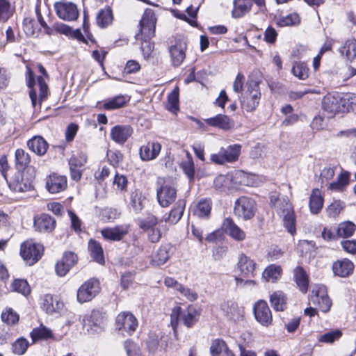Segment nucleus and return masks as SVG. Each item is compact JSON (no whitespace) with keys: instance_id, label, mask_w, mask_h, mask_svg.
<instances>
[{"instance_id":"obj_1","label":"nucleus","mask_w":356,"mask_h":356,"mask_svg":"<svg viewBox=\"0 0 356 356\" xmlns=\"http://www.w3.org/2000/svg\"><path fill=\"white\" fill-rule=\"evenodd\" d=\"M38 70L41 75L37 78V81L35 80V76L31 69L28 68L26 75L27 86L30 88L29 96L31 100V104L33 108L37 104V92H39L38 102L40 105L41 103L46 99L48 95V86L45 79H49V75L45 68L42 65H38Z\"/></svg>"},{"instance_id":"obj_2","label":"nucleus","mask_w":356,"mask_h":356,"mask_svg":"<svg viewBox=\"0 0 356 356\" xmlns=\"http://www.w3.org/2000/svg\"><path fill=\"white\" fill-rule=\"evenodd\" d=\"M156 19L152 10H146L140 21V32L145 37V41L141 44V51L145 59L151 56L154 45L147 38H151L154 35Z\"/></svg>"},{"instance_id":"obj_3","label":"nucleus","mask_w":356,"mask_h":356,"mask_svg":"<svg viewBox=\"0 0 356 356\" xmlns=\"http://www.w3.org/2000/svg\"><path fill=\"white\" fill-rule=\"evenodd\" d=\"M199 314L197 309L193 306H188L185 309L180 307H175L172 309L170 314V324L175 330L179 322L191 327L198 321Z\"/></svg>"},{"instance_id":"obj_4","label":"nucleus","mask_w":356,"mask_h":356,"mask_svg":"<svg viewBox=\"0 0 356 356\" xmlns=\"http://www.w3.org/2000/svg\"><path fill=\"white\" fill-rule=\"evenodd\" d=\"M259 84L255 81L248 83V89L242 97L241 107L248 112L254 111L259 106L261 99Z\"/></svg>"},{"instance_id":"obj_5","label":"nucleus","mask_w":356,"mask_h":356,"mask_svg":"<svg viewBox=\"0 0 356 356\" xmlns=\"http://www.w3.org/2000/svg\"><path fill=\"white\" fill-rule=\"evenodd\" d=\"M241 145L234 144L222 147L217 154L211 155V161L216 164L223 165L226 163H233L238 160L241 154Z\"/></svg>"},{"instance_id":"obj_6","label":"nucleus","mask_w":356,"mask_h":356,"mask_svg":"<svg viewBox=\"0 0 356 356\" xmlns=\"http://www.w3.org/2000/svg\"><path fill=\"white\" fill-rule=\"evenodd\" d=\"M255 212L256 203L252 198L241 196L236 200L234 213L238 218L248 220L254 217Z\"/></svg>"},{"instance_id":"obj_7","label":"nucleus","mask_w":356,"mask_h":356,"mask_svg":"<svg viewBox=\"0 0 356 356\" xmlns=\"http://www.w3.org/2000/svg\"><path fill=\"white\" fill-rule=\"evenodd\" d=\"M20 254L29 266H32L41 259L43 246L32 241H26L21 245Z\"/></svg>"},{"instance_id":"obj_8","label":"nucleus","mask_w":356,"mask_h":356,"mask_svg":"<svg viewBox=\"0 0 356 356\" xmlns=\"http://www.w3.org/2000/svg\"><path fill=\"white\" fill-rule=\"evenodd\" d=\"M100 285L97 280L90 279L83 283L77 290L76 299L79 303L92 300L99 292Z\"/></svg>"},{"instance_id":"obj_9","label":"nucleus","mask_w":356,"mask_h":356,"mask_svg":"<svg viewBox=\"0 0 356 356\" xmlns=\"http://www.w3.org/2000/svg\"><path fill=\"white\" fill-rule=\"evenodd\" d=\"M310 301L323 312H328L332 305L326 288L323 285H316L313 287L310 295Z\"/></svg>"},{"instance_id":"obj_10","label":"nucleus","mask_w":356,"mask_h":356,"mask_svg":"<svg viewBox=\"0 0 356 356\" xmlns=\"http://www.w3.org/2000/svg\"><path fill=\"white\" fill-rule=\"evenodd\" d=\"M254 314L256 320L262 325L267 327L272 323L271 311L266 301L259 300L255 303Z\"/></svg>"},{"instance_id":"obj_11","label":"nucleus","mask_w":356,"mask_h":356,"mask_svg":"<svg viewBox=\"0 0 356 356\" xmlns=\"http://www.w3.org/2000/svg\"><path fill=\"white\" fill-rule=\"evenodd\" d=\"M54 8L58 17L63 20L73 21L78 18L77 7L72 3L58 2L55 3Z\"/></svg>"},{"instance_id":"obj_12","label":"nucleus","mask_w":356,"mask_h":356,"mask_svg":"<svg viewBox=\"0 0 356 356\" xmlns=\"http://www.w3.org/2000/svg\"><path fill=\"white\" fill-rule=\"evenodd\" d=\"M157 200L162 207H168L177 198L176 189L170 184H164L156 191Z\"/></svg>"},{"instance_id":"obj_13","label":"nucleus","mask_w":356,"mask_h":356,"mask_svg":"<svg viewBox=\"0 0 356 356\" xmlns=\"http://www.w3.org/2000/svg\"><path fill=\"white\" fill-rule=\"evenodd\" d=\"M116 325L119 330H125L129 334H131L135 332L138 323L131 313L122 312L116 318Z\"/></svg>"},{"instance_id":"obj_14","label":"nucleus","mask_w":356,"mask_h":356,"mask_svg":"<svg viewBox=\"0 0 356 356\" xmlns=\"http://www.w3.org/2000/svg\"><path fill=\"white\" fill-rule=\"evenodd\" d=\"M76 254L72 252H65L63 257L55 266L56 274L60 277L65 276L77 262Z\"/></svg>"},{"instance_id":"obj_15","label":"nucleus","mask_w":356,"mask_h":356,"mask_svg":"<svg viewBox=\"0 0 356 356\" xmlns=\"http://www.w3.org/2000/svg\"><path fill=\"white\" fill-rule=\"evenodd\" d=\"M161 145L156 141H149L142 145L139 149L140 158L143 161L154 160L159 155L161 150Z\"/></svg>"},{"instance_id":"obj_16","label":"nucleus","mask_w":356,"mask_h":356,"mask_svg":"<svg viewBox=\"0 0 356 356\" xmlns=\"http://www.w3.org/2000/svg\"><path fill=\"white\" fill-rule=\"evenodd\" d=\"M133 131L130 125H115L111 129L110 136L115 143L123 145L131 137Z\"/></svg>"},{"instance_id":"obj_17","label":"nucleus","mask_w":356,"mask_h":356,"mask_svg":"<svg viewBox=\"0 0 356 356\" xmlns=\"http://www.w3.org/2000/svg\"><path fill=\"white\" fill-rule=\"evenodd\" d=\"M67 186V183L65 176L53 174L50 175L46 179V188L52 194L65 191Z\"/></svg>"},{"instance_id":"obj_18","label":"nucleus","mask_w":356,"mask_h":356,"mask_svg":"<svg viewBox=\"0 0 356 356\" xmlns=\"http://www.w3.org/2000/svg\"><path fill=\"white\" fill-rule=\"evenodd\" d=\"M129 228L128 225H120L104 228L101 230V234L106 240L119 241L128 234Z\"/></svg>"},{"instance_id":"obj_19","label":"nucleus","mask_w":356,"mask_h":356,"mask_svg":"<svg viewBox=\"0 0 356 356\" xmlns=\"http://www.w3.org/2000/svg\"><path fill=\"white\" fill-rule=\"evenodd\" d=\"M237 268L242 275L247 277H254L256 263L245 254L241 253L238 255Z\"/></svg>"},{"instance_id":"obj_20","label":"nucleus","mask_w":356,"mask_h":356,"mask_svg":"<svg viewBox=\"0 0 356 356\" xmlns=\"http://www.w3.org/2000/svg\"><path fill=\"white\" fill-rule=\"evenodd\" d=\"M277 213L282 216L283 225L287 232L294 235L296 232V216L291 204H286V208Z\"/></svg>"},{"instance_id":"obj_21","label":"nucleus","mask_w":356,"mask_h":356,"mask_svg":"<svg viewBox=\"0 0 356 356\" xmlns=\"http://www.w3.org/2000/svg\"><path fill=\"white\" fill-rule=\"evenodd\" d=\"M222 227L231 238L236 241H243L245 239V232L241 229L232 219L227 218L223 220Z\"/></svg>"},{"instance_id":"obj_22","label":"nucleus","mask_w":356,"mask_h":356,"mask_svg":"<svg viewBox=\"0 0 356 356\" xmlns=\"http://www.w3.org/2000/svg\"><path fill=\"white\" fill-rule=\"evenodd\" d=\"M186 44L184 42H177L169 47L171 62L173 66L181 65L186 58Z\"/></svg>"},{"instance_id":"obj_23","label":"nucleus","mask_w":356,"mask_h":356,"mask_svg":"<svg viewBox=\"0 0 356 356\" xmlns=\"http://www.w3.org/2000/svg\"><path fill=\"white\" fill-rule=\"evenodd\" d=\"M34 226L41 232H50L54 229L56 220L48 214H42L34 220Z\"/></svg>"},{"instance_id":"obj_24","label":"nucleus","mask_w":356,"mask_h":356,"mask_svg":"<svg viewBox=\"0 0 356 356\" xmlns=\"http://www.w3.org/2000/svg\"><path fill=\"white\" fill-rule=\"evenodd\" d=\"M204 121L209 126L224 130L230 129L234 125V122L227 115L222 114H218L213 118H207Z\"/></svg>"},{"instance_id":"obj_25","label":"nucleus","mask_w":356,"mask_h":356,"mask_svg":"<svg viewBox=\"0 0 356 356\" xmlns=\"http://www.w3.org/2000/svg\"><path fill=\"white\" fill-rule=\"evenodd\" d=\"M354 270L353 264L348 259L338 260L332 265V270L334 275L346 277L349 276Z\"/></svg>"},{"instance_id":"obj_26","label":"nucleus","mask_w":356,"mask_h":356,"mask_svg":"<svg viewBox=\"0 0 356 356\" xmlns=\"http://www.w3.org/2000/svg\"><path fill=\"white\" fill-rule=\"evenodd\" d=\"M40 305L42 309L49 314L58 312L63 307V303L49 294L44 295L41 298Z\"/></svg>"},{"instance_id":"obj_27","label":"nucleus","mask_w":356,"mask_h":356,"mask_svg":"<svg viewBox=\"0 0 356 356\" xmlns=\"http://www.w3.org/2000/svg\"><path fill=\"white\" fill-rule=\"evenodd\" d=\"M185 206V201L184 200H179L170 211L168 217L164 218V220L172 225L177 224L183 216Z\"/></svg>"},{"instance_id":"obj_28","label":"nucleus","mask_w":356,"mask_h":356,"mask_svg":"<svg viewBox=\"0 0 356 356\" xmlns=\"http://www.w3.org/2000/svg\"><path fill=\"white\" fill-rule=\"evenodd\" d=\"M212 202L209 198L201 199L195 206L193 214L200 218H208L211 214Z\"/></svg>"},{"instance_id":"obj_29","label":"nucleus","mask_w":356,"mask_h":356,"mask_svg":"<svg viewBox=\"0 0 356 356\" xmlns=\"http://www.w3.org/2000/svg\"><path fill=\"white\" fill-rule=\"evenodd\" d=\"M27 146L38 155H44L48 149V143L41 136H34L27 141Z\"/></svg>"},{"instance_id":"obj_30","label":"nucleus","mask_w":356,"mask_h":356,"mask_svg":"<svg viewBox=\"0 0 356 356\" xmlns=\"http://www.w3.org/2000/svg\"><path fill=\"white\" fill-rule=\"evenodd\" d=\"M210 352L212 356H234L227 343L223 340L218 339L213 341Z\"/></svg>"},{"instance_id":"obj_31","label":"nucleus","mask_w":356,"mask_h":356,"mask_svg":"<svg viewBox=\"0 0 356 356\" xmlns=\"http://www.w3.org/2000/svg\"><path fill=\"white\" fill-rule=\"evenodd\" d=\"M322 107L330 116H333L335 113H339L338 94H328L325 96L322 101Z\"/></svg>"},{"instance_id":"obj_32","label":"nucleus","mask_w":356,"mask_h":356,"mask_svg":"<svg viewBox=\"0 0 356 356\" xmlns=\"http://www.w3.org/2000/svg\"><path fill=\"white\" fill-rule=\"evenodd\" d=\"M282 273L281 266L275 264L268 266L262 273V279L268 282H276L280 277Z\"/></svg>"},{"instance_id":"obj_33","label":"nucleus","mask_w":356,"mask_h":356,"mask_svg":"<svg viewBox=\"0 0 356 356\" xmlns=\"http://www.w3.org/2000/svg\"><path fill=\"white\" fill-rule=\"evenodd\" d=\"M129 101V97L127 95H119L113 98L106 99L103 104V108L105 110L118 109L124 106Z\"/></svg>"},{"instance_id":"obj_34","label":"nucleus","mask_w":356,"mask_h":356,"mask_svg":"<svg viewBox=\"0 0 356 356\" xmlns=\"http://www.w3.org/2000/svg\"><path fill=\"white\" fill-rule=\"evenodd\" d=\"M170 247L169 245L161 246L152 257V264L155 266H160L164 264L170 258Z\"/></svg>"},{"instance_id":"obj_35","label":"nucleus","mask_w":356,"mask_h":356,"mask_svg":"<svg viewBox=\"0 0 356 356\" xmlns=\"http://www.w3.org/2000/svg\"><path fill=\"white\" fill-rule=\"evenodd\" d=\"M309 209L314 214H317L322 209L323 206V198L319 189L312 190L309 197Z\"/></svg>"},{"instance_id":"obj_36","label":"nucleus","mask_w":356,"mask_h":356,"mask_svg":"<svg viewBox=\"0 0 356 356\" xmlns=\"http://www.w3.org/2000/svg\"><path fill=\"white\" fill-rule=\"evenodd\" d=\"M270 302L275 311H284L286 307V295L282 291H275L270 296Z\"/></svg>"},{"instance_id":"obj_37","label":"nucleus","mask_w":356,"mask_h":356,"mask_svg":"<svg viewBox=\"0 0 356 356\" xmlns=\"http://www.w3.org/2000/svg\"><path fill=\"white\" fill-rule=\"evenodd\" d=\"M88 250L91 257L96 262L102 264L104 263V252L101 244L93 239L88 242Z\"/></svg>"},{"instance_id":"obj_38","label":"nucleus","mask_w":356,"mask_h":356,"mask_svg":"<svg viewBox=\"0 0 356 356\" xmlns=\"http://www.w3.org/2000/svg\"><path fill=\"white\" fill-rule=\"evenodd\" d=\"M252 6L250 0H234L232 16L238 18L248 13Z\"/></svg>"},{"instance_id":"obj_39","label":"nucleus","mask_w":356,"mask_h":356,"mask_svg":"<svg viewBox=\"0 0 356 356\" xmlns=\"http://www.w3.org/2000/svg\"><path fill=\"white\" fill-rule=\"evenodd\" d=\"M294 277L300 290L305 293L309 286L308 276L302 267L298 266L294 269Z\"/></svg>"},{"instance_id":"obj_40","label":"nucleus","mask_w":356,"mask_h":356,"mask_svg":"<svg viewBox=\"0 0 356 356\" xmlns=\"http://www.w3.org/2000/svg\"><path fill=\"white\" fill-rule=\"evenodd\" d=\"M350 177V172L347 171L342 172L338 175L336 181L330 184L329 189L334 191H343L349 184Z\"/></svg>"},{"instance_id":"obj_41","label":"nucleus","mask_w":356,"mask_h":356,"mask_svg":"<svg viewBox=\"0 0 356 356\" xmlns=\"http://www.w3.org/2000/svg\"><path fill=\"white\" fill-rule=\"evenodd\" d=\"M12 291L19 293L25 297L31 293V287L26 280L15 279L10 285Z\"/></svg>"},{"instance_id":"obj_42","label":"nucleus","mask_w":356,"mask_h":356,"mask_svg":"<svg viewBox=\"0 0 356 356\" xmlns=\"http://www.w3.org/2000/svg\"><path fill=\"white\" fill-rule=\"evenodd\" d=\"M129 207L136 213L142 211L144 207L143 199L142 198L141 193L136 190L130 193Z\"/></svg>"},{"instance_id":"obj_43","label":"nucleus","mask_w":356,"mask_h":356,"mask_svg":"<svg viewBox=\"0 0 356 356\" xmlns=\"http://www.w3.org/2000/svg\"><path fill=\"white\" fill-rule=\"evenodd\" d=\"M356 229V225L351 221H344L339 224L337 234L339 237L348 238L351 236Z\"/></svg>"},{"instance_id":"obj_44","label":"nucleus","mask_w":356,"mask_h":356,"mask_svg":"<svg viewBox=\"0 0 356 356\" xmlns=\"http://www.w3.org/2000/svg\"><path fill=\"white\" fill-rule=\"evenodd\" d=\"M112 21L113 14L109 7L101 10L97 15V24L102 28L106 27L111 24Z\"/></svg>"},{"instance_id":"obj_45","label":"nucleus","mask_w":356,"mask_h":356,"mask_svg":"<svg viewBox=\"0 0 356 356\" xmlns=\"http://www.w3.org/2000/svg\"><path fill=\"white\" fill-rule=\"evenodd\" d=\"M31 162V156L23 149H17L15 151V163L19 170H24Z\"/></svg>"},{"instance_id":"obj_46","label":"nucleus","mask_w":356,"mask_h":356,"mask_svg":"<svg viewBox=\"0 0 356 356\" xmlns=\"http://www.w3.org/2000/svg\"><path fill=\"white\" fill-rule=\"evenodd\" d=\"M30 336L33 342L39 339H48L53 337L51 330L43 325L34 328L31 332Z\"/></svg>"},{"instance_id":"obj_47","label":"nucleus","mask_w":356,"mask_h":356,"mask_svg":"<svg viewBox=\"0 0 356 356\" xmlns=\"http://www.w3.org/2000/svg\"><path fill=\"white\" fill-rule=\"evenodd\" d=\"M1 320L8 325H17L19 320V314L10 307H6L1 314Z\"/></svg>"},{"instance_id":"obj_48","label":"nucleus","mask_w":356,"mask_h":356,"mask_svg":"<svg viewBox=\"0 0 356 356\" xmlns=\"http://www.w3.org/2000/svg\"><path fill=\"white\" fill-rule=\"evenodd\" d=\"M309 68L305 63L294 62L291 73L300 80H305L309 76Z\"/></svg>"},{"instance_id":"obj_49","label":"nucleus","mask_w":356,"mask_h":356,"mask_svg":"<svg viewBox=\"0 0 356 356\" xmlns=\"http://www.w3.org/2000/svg\"><path fill=\"white\" fill-rule=\"evenodd\" d=\"M11 190L16 192L26 191L30 188V184L23 182L21 175L18 174L8 182Z\"/></svg>"},{"instance_id":"obj_50","label":"nucleus","mask_w":356,"mask_h":356,"mask_svg":"<svg viewBox=\"0 0 356 356\" xmlns=\"http://www.w3.org/2000/svg\"><path fill=\"white\" fill-rule=\"evenodd\" d=\"M270 203L274 207L276 212L282 211L286 208V204H291L287 197L280 198L276 193H272L270 195Z\"/></svg>"},{"instance_id":"obj_51","label":"nucleus","mask_w":356,"mask_h":356,"mask_svg":"<svg viewBox=\"0 0 356 356\" xmlns=\"http://www.w3.org/2000/svg\"><path fill=\"white\" fill-rule=\"evenodd\" d=\"M300 19L297 13H291L286 16L280 17L277 19V24L279 26H294L300 23Z\"/></svg>"},{"instance_id":"obj_52","label":"nucleus","mask_w":356,"mask_h":356,"mask_svg":"<svg viewBox=\"0 0 356 356\" xmlns=\"http://www.w3.org/2000/svg\"><path fill=\"white\" fill-rule=\"evenodd\" d=\"M221 309L226 313L227 316L234 321L239 319L240 312L238 306L234 303L228 302L221 305Z\"/></svg>"},{"instance_id":"obj_53","label":"nucleus","mask_w":356,"mask_h":356,"mask_svg":"<svg viewBox=\"0 0 356 356\" xmlns=\"http://www.w3.org/2000/svg\"><path fill=\"white\" fill-rule=\"evenodd\" d=\"M29 342L25 338L20 337L17 339L12 345L13 352L18 355H24L28 347Z\"/></svg>"},{"instance_id":"obj_54","label":"nucleus","mask_w":356,"mask_h":356,"mask_svg":"<svg viewBox=\"0 0 356 356\" xmlns=\"http://www.w3.org/2000/svg\"><path fill=\"white\" fill-rule=\"evenodd\" d=\"M157 224V218L153 215H151L147 218L140 219L138 222V226L144 232H147V231L156 227Z\"/></svg>"},{"instance_id":"obj_55","label":"nucleus","mask_w":356,"mask_h":356,"mask_svg":"<svg viewBox=\"0 0 356 356\" xmlns=\"http://www.w3.org/2000/svg\"><path fill=\"white\" fill-rule=\"evenodd\" d=\"M13 15L10 3L7 0H0V22H6Z\"/></svg>"},{"instance_id":"obj_56","label":"nucleus","mask_w":356,"mask_h":356,"mask_svg":"<svg viewBox=\"0 0 356 356\" xmlns=\"http://www.w3.org/2000/svg\"><path fill=\"white\" fill-rule=\"evenodd\" d=\"M167 108L171 112H176L179 109V90L175 88L168 97Z\"/></svg>"},{"instance_id":"obj_57","label":"nucleus","mask_w":356,"mask_h":356,"mask_svg":"<svg viewBox=\"0 0 356 356\" xmlns=\"http://www.w3.org/2000/svg\"><path fill=\"white\" fill-rule=\"evenodd\" d=\"M345 204L341 200H334L326 209L327 215L331 218L337 217L344 208Z\"/></svg>"},{"instance_id":"obj_58","label":"nucleus","mask_w":356,"mask_h":356,"mask_svg":"<svg viewBox=\"0 0 356 356\" xmlns=\"http://www.w3.org/2000/svg\"><path fill=\"white\" fill-rule=\"evenodd\" d=\"M343 53L346 54L347 58L352 61L356 58V40H350L346 42Z\"/></svg>"},{"instance_id":"obj_59","label":"nucleus","mask_w":356,"mask_h":356,"mask_svg":"<svg viewBox=\"0 0 356 356\" xmlns=\"http://www.w3.org/2000/svg\"><path fill=\"white\" fill-rule=\"evenodd\" d=\"M181 168L190 179L194 177V163L189 154H187V159L181 163Z\"/></svg>"},{"instance_id":"obj_60","label":"nucleus","mask_w":356,"mask_h":356,"mask_svg":"<svg viewBox=\"0 0 356 356\" xmlns=\"http://www.w3.org/2000/svg\"><path fill=\"white\" fill-rule=\"evenodd\" d=\"M87 156L83 153H79L77 155L73 156L69 161L70 166L72 168H77L81 169V168L86 163Z\"/></svg>"},{"instance_id":"obj_61","label":"nucleus","mask_w":356,"mask_h":356,"mask_svg":"<svg viewBox=\"0 0 356 356\" xmlns=\"http://www.w3.org/2000/svg\"><path fill=\"white\" fill-rule=\"evenodd\" d=\"M178 286L179 289L177 291H179L180 294L185 297L188 300L193 302L197 299L198 295L195 291L184 286L182 284H181V285H178Z\"/></svg>"},{"instance_id":"obj_62","label":"nucleus","mask_w":356,"mask_h":356,"mask_svg":"<svg viewBox=\"0 0 356 356\" xmlns=\"http://www.w3.org/2000/svg\"><path fill=\"white\" fill-rule=\"evenodd\" d=\"M341 334V332L339 330L328 332L320 337L319 341L323 343H332L335 340L339 339Z\"/></svg>"},{"instance_id":"obj_63","label":"nucleus","mask_w":356,"mask_h":356,"mask_svg":"<svg viewBox=\"0 0 356 356\" xmlns=\"http://www.w3.org/2000/svg\"><path fill=\"white\" fill-rule=\"evenodd\" d=\"M35 24V21L34 19L31 17L24 18L23 21V29L27 35L31 36L35 33L36 28Z\"/></svg>"},{"instance_id":"obj_64","label":"nucleus","mask_w":356,"mask_h":356,"mask_svg":"<svg viewBox=\"0 0 356 356\" xmlns=\"http://www.w3.org/2000/svg\"><path fill=\"white\" fill-rule=\"evenodd\" d=\"M124 346L128 356H141L140 349L133 341H126Z\"/></svg>"}]
</instances>
